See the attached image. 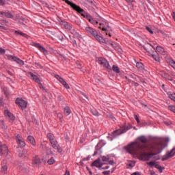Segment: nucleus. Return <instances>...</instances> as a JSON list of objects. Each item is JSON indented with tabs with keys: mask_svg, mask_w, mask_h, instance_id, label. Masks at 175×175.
Wrapping results in <instances>:
<instances>
[{
	"mask_svg": "<svg viewBox=\"0 0 175 175\" xmlns=\"http://www.w3.org/2000/svg\"><path fill=\"white\" fill-rule=\"evenodd\" d=\"M125 148L129 154L137 155L141 161H150L152 157L161 154L165 146L162 141H157L150 146L139 142H133Z\"/></svg>",
	"mask_w": 175,
	"mask_h": 175,
	"instance_id": "f257e3e1",
	"label": "nucleus"
},
{
	"mask_svg": "<svg viewBox=\"0 0 175 175\" xmlns=\"http://www.w3.org/2000/svg\"><path fill=\"white\" fill-rule=\"evenodd\" d=\"M85 31L89 35H92V36H94L96 40H98V42H100V43H105V44H111L112 47H114V42H113L111 40H109V39H103L102 36H99L98 34V31L95 30L94 29H92L90 27H86Z\"/></svg>",
	"mask_w": 175,
	"mask_h": 175,
	"instance_id": "f03ea898",
	"label": "nucleus"
},
{
	"mask_svg": "<svg viewBox=\"0 0 175 175\" xmlns=\"http://www.w3.org/2000/svg\"><path fill=\"white\" fill-rule=\"evenodd\" d=\"M63 1L64 2H66V3H67V5L70 6V8H72V9H73V10H75V12H77V13H79V14H81V16H83V17L86 18L87 16L88 15V14L85 12V11L83 10V8H80V6L76 5L75 3H72V2L70 1L69 0H63Z\"/></svg>",
	"mask_w": 175,
	"mask_h": 175,
	"instance_id": "7ed1b4c3",
	"label": "nucleus"
},
{
	"mask_svg": "<svg viewBox=\"0 0 175 175\" xmlns=\"http://www.w3.org/2000/svg\"><path fill=\"white\" fill-rule=\"evenodd\" d=\"M98 64L101 65V66H103V68H105L108 72H110L111 70V67L110 66V64H109V62L106 60V59L103 57H98L97 60Z\"/></svg>",
	"mask_w": 175,
	"mask_h": 175,
	"instance_id": "20e7f679",
	"label": "nucleus"
},
{
	"mask_svg": "<svg viewBox=\"0 0 175 175\" xmlns=\"http://www.w3.org/2000/svg\"><path fill=\"white\" fill-rule=\"evenodd\" d=\"M175 155V148H172L170 152H167L166 154L163 156L161 158V161L164 162V161H167V159H170V158L174 157Z\"/></svg>",
	"mask_w": 175,
	"mask_h": 175,
	"instance_id": "39448f33",
	"label": "nucleus"
},
{
	"mask_svg": "<svg viewBox=\"0 0 175 175\" xmlns=\"http://www.w3.org/2000/svg\"><path fill=\"white\" fill-rule=\"evenodd\" d=\"M9 152V149L5 144L1 145L0 142V155L1 157H7L8 153Z\"/></svg>",
	"mask_w": 175,
	"mask_h": 175,
	"instance_id": "423d86ee",
	"label": "nucleus"
},
{
	"mask_svg": "<svg viewBox=\"0 0 175 175\" xmlns=\"http://www.w3.org/2000/svg\"><path fill=\"white\" fill-rule=\"evenodd\" d=\"M16 103L19 106V107H21L22 110L27 109V101L23 99L16 98Z\"/></svg>",
	"mask_w": 175,
	"mask_h": 175,
	"instance_id": "0eeeda50",
	"label": "nucleus"
},
{
	"mask_svg": "<svg viewBox=\"0 0 175 175\" xmlns=\"http://www.w3.org/2000/svg\"><path fill=\"white\" fill-rule=\"evenodd\" d=\"M33 46H34V47H36L37 49H38L41 51V53H43V54L44 55H49V51H46V48H44L42 45H40V44L33 42Z\"/></svg>",
	"mask_w": 175,
	"mask_h": 175,
	"instance_id": "6e6552de",
	"label": "nucleus"
},
{
	"mask_svg": "<svg viewBox=\"0 0 175 175\" xmlns=\"http://www.w3.org/2000/svg\"><path fill=\"white\" fill-rule=\"evenodd\" d=\"M51 147L54 148V150H57V152H59V154L62 152V148L58 144V141H53V142H51Z\"/></svg>",
	"mask_w": 175,
	"mask_h": 175,
	"instance_id": "1a4fd4ad",
	"label": "nucleus"
},
{
	"mask_svg": "<svg viewBox=\"0 0 175 175\" xmlns=\"http://www.w3.org/2000/svg\"><path fill=\"white\" fill-rule=\"evenodd\" d=\"M26 75L28 77L33 80L36 83H40V79H39V77L33 75V73H32L31 72H26Z\"/></svg>",
	"mask_w": 175,
	"mask_h": 175,
	"instance_id": "9d476101",
	"label": "nucleus"
},
{
	"mask_svg": "<svg viewBox=\"0 0 175 175\" xmlns=\"http://www.w3.org/2000/svg\"><path fill=\"white\" fill-rule=\"evenodd\" d=\"M4 115L5 117H8L10 122H13L14 120H16V117H14V116H13L8 109L4 111Z\"/></svg>",
	"mask_w": 175,
	"mask_h": 175,
	"instance_id": "9b49d317",
	"label": "nucleus"
},
{
	"mask_svg": "<svg viewBox=\"0 0 175 175\" xmlns=\"http://www.w3.org/2000/svg\"><path fill=\"white\" fill-rule=\"evenodd\" d=\"M68 30H70V33L73 35L74 38H76L77 39H78V40H81V35H80L77 31H76V30L73 29L72 26L70 29H68Z\"/></svg>",
	"mask_w": 175,
	"mask_h": 175,
	"instance_id": "f8f14e48",
	"label": "nucleus"
},
{
	"mask_svg": "<svg viewBox=\"0 0 175 175\" xmlns=\"http://www.w3.org/2000/svg\"><path fill=\"white\" fill-rule=\"evenodd\" d=\"M103 165H105V164L103 163L100 162V158L97 159L92 163V166H95L96 167H98V168L102 167V166H103Z\"/></svg>",
	"mask_w": 175,
	"mask_h": 175,
	"instance_id": "ddd939ff",
	"label": "nucleus"
},
{
	"mask_svg": "<svg viewBox=\"0 0 175 175\" xmlns=\"http://www.w3.org/2000/svg\"><path fill=\"white\" fill-rule=\"evenodd\" d=\"M16 143L20 144L21 147H25V142L23 141V137L21 135L18 134L16 136Z\"/></svg>",
	"mask_w": 175,
	"mask_h": 175,
	"instance_id": "4468645a",
	"label": "nucleus"
},
{
	"mask_svg": "<svg viewBox=\"0 0 175 175\" xmlns=\"http://www.w3.org/2000/svg\"><path fill=\"white\" fill-rule=\"evenodd\" d=\"M33 165H36V166H40L42 165V160L39 156H35L33 158Z\"/></svg>",
	"mask_w": 175,
	"mask_h": 175,
	"instance_id": "2eb2a0df",
	"label": "nucleus"
},
{
	"mask_svg": "<svg viewBox=\"0 0 175 175\" xmlns=\"http://www.w3.org/2000/svg\"><path fill=\"white\" fill-rule=\"evenodd\" d=\"M0 17H6L7 18H13L14 16L10 12H0Z\"/></svg>",
	"mask_w": 175,
	"mask_h": 175,
	"instance_id": "dca6fc26",
	"label": "nucleus"
},
{
	"mask_svg": "<svg viewBox=\"0 0 175 175\" xmlns=\"http://www.w3.org/2000/svg\"><path fill=\"white\" fill-rule=\"evenodd\" d=\"M156 50L157 53H159L160 54H162V55H166L167 52L165 51V49H163L162 46H157Z\"/></svg>",
	"mask_w": 175,
	"mask_h": 175,
	"instance_id": "f3484780",
	"label": "nucleus"
},
{
	"mask_svg": "<svg viewBox=\"0 0 175 175\" xmlns=\"http://www.w3.org/2000/svg\"><path fill=\"white\" fill-rule=\"evenodd\" d=\"M27 142L30 143V144H32L33 147L36 146V142L35 141V138H33V137H32L31 135H29L27 137Z\"/></svg>",
	"mask_w": 175,
	"mask_h": 175,
	"instance_id": "a211bd4d",
	"label": "nucleus"
},
{
	"mask_svg": "<svg viewBox=\"0 0 175 175\" xmlns=\"http://www.w3.org/2000/svg\"><path fill=\"white\" fill-rule=\"evenodd\" d=\"M18 157H20V158H27V157H29L28 150H23L21 152H20L18 154Z\"/></svg>",
	"mask_w": 175,
	"mask_h": 175,
	"instance_id": "6ab92c4d",
	"label": "nucleus"
},
{
	"mask_svg": "<svg viewBox=\"0 0 175 175\" xmlns=\"http://www.w3.org/2000/svg\"><path fill=\"white\" fill-rule=\"evenodd\" d=\"M47 136L50 143H53V142H55L57 140V139L55 138V136H54V134L51 133H49L47 134Z\"/></svg>",
	"mask_w": 175,
	"mask_h": 175,
	"instance_id": "aec40b11",
	"label": "nucleus"
},
{
	"mask_svg": "<svg viewBox=\"0 0 175 175\" xmlns=\"http://www.w3.org/2000/svg\"><path fill=\"white\" fill-rule=\"evenodd\" d=\"M14 33H15V35H21V36H23V38H26V39H29V36H28L25 33L21 32V31L16 30Z\"/></svg>",
	"mask_w": 175,
	"mask_h": 175,
	"instance_id": "412c9836",
	"label": "nucleus"
},
{
	"mask_svg": "<svg viewBox=\"0 0 175 175\" xmlns=\"http://www.w3.org/2000/svg\"><path fill=\"white\" fill-rule=\"evenodd\" d=\"M59 81V83H61V84H62V85H64V87L66 88V90H69V88H70L69 84H68L66 81H65V79H64V78H62Z\"/></svg>",
	"mask_w": 175,
	"mask_h": 175,
	"instance_id": "4be33fe9",
	"label": "nucleus"
},
{
	"mask_svg": "<svg viewBox=\"0 0 175 175\" xmlns=\"http://www.w3.org/2000/svg\"><path fill=\"white\" fill-rule=\"evenodd\" d=\"M1 173H2V174H8V165L6 164H4L1 166Z\"/></svg>",
	"mask_w": 175,
	"mask_h": 175,
	"instance_id": "5701e85b",
	"label": "nucleus"
},
{
	"mask_svg": "<svg viewBox=\"0 0 175 175\" xmlns=\"http://www.w3.org/2000/svg\"><path fill=\"white\" fill-rule=\"evenodd\" d=\"M60 24H61V25H63L64 27H65V28L66 29H70V28L72 27V25H70L69 23H68V22H66L64 21H62L60 22Z\"/></svg>",
	"mask_w": 175,
	"mask_h": 175,
	"instance_id": "b1692460",
	"label": "nucleus"
},
{
	"mask_svg": "<svg viewBox=\"0 0 175 175\" xmlns=\"http://www.w3.org/2000/svg\"><path fill=\"white\" fill-rule=\"evenodd\" d=\"M137 140H139V142H141V143H144V144H146V143L148 142L146 136H143V135L138 137Z\"/></svg>",
	"mask_w": 175,
	"mask_h": 175,
	"instance_id": "393cba45",
	"label": "nucleus"
},
{
	"mask_svg": "<svg viewBox=\"0 0 175 175\" xmlns=\"http://www.w3.org/2000/svg\"><path fill=\"white\" fill-rule=\"evenodd\" d=\"M21 170H22L25 173H29V167L28 165H25L23 164L21 167Z\"/></svg>",
	"mask_w": 175,
	"mask_h": 175,
	"instance_id": "a878e982",
	"label": "nucleus"
},
{
	"mask_svg": "<svg viewBox=\"0 0 175 175\" xmlns=\"http://www.w3.org/2000/svg\"><path fill=\"white\" fill-rule=\"evenodd\" d=\"M136 66L137 69H140V70H143V69H144V65L142 62H137Z\"/></svg>",
	"mask_w": 175,
	"mask_h": 175,
	"instance_id": "bb28decb",
	"label": "nucleus"
},
{
	"mask_svg": "<svg viewBox=\"0 0 175 175\" xmlns=\"http://www.w3.org/2000/svg\"><path fill=\"white\" fill-rule=\"evenodd\" d=\"M167 95L170 98V99H171L172 100H173L174 102H175V93H173L172 92H169L167 93Z\"/></svg>",
	"mask_w": 175,
	"mask_h": 175,
	"instance_id": "cd10ccee",
	"label": "nucleus"
},
{
	"mask_svg": "<svg viewBox=\"0 0 175 175\" xmlns=\"http://www.w3.org/2000/svg\"><path fill=\"white\" fill-rule=\"evenodd\" d=\"M152 58H154V61H157V62H159L161 61V57H159V54L156 53L152 55Z\"/></svg>",
	"mask_w": 175,
	"mask_h": 175,
	"instance_id": "c85d7f7f",
	"label": "nucleus"
},
{
	"mask_svg": "<svg viewBox=\"0 0 175 175\" xmlns=\"http://www.w3.org/2000/svg\"><path fill=\"white\" fill-rule=\"evenodd\" d=\"M70 113H72V111H70V108H69V107H66L64 108L65 116H69V114H70Z\"/></svg>",
	"mask_w": 175,
	"mask_h": 175,
	"instance_id": "c756f323",
	"label": "nucleus"
},
{
	"mask_svg": "<svg viewBox=\"0 0 175 175\" xmlns=\"http://www.w3.org/2000/svg\"><path fill=\"white\" fill-rule=\"evenodd\" d=\"M48 165H54L55 163V159L54 157H51L47 161Z\"/></svg>",
	"mask_w": 175,
	"mask_h": 175,
	"instance_id": "7c9ffc66",
	"label": "nucleus"
},
{
	"mask_svg": "<svg viewBox=\"0 0 175 175\" xmlns=\"http://www.w3.org/2000/svg\"><path fill=\"white\" fill-rule=\"evenodd\" d=\"M134 118L137 121L139 126H141V127L143 126V124L142 123H140V120H139V117H137V115L135 114Z\"/></svg>",
	"mask_w": 175,
	"mask_h": 175,
	"instance_id": "2f4dec72",
	"label": "nucleus"
},
{
	"mask_svg": "<svg viewBox=\"0 0 175 175\" xmlns=\"http://www.w3.org/2000/svg\"><path fill=\"white\" fill-rule=\"evenodd\" d=\"M15 62L18 63V65H24V61L21 60L20 58L18 57H16V59L14 60Z\"/></svg>",
	"mask_w": 175,
	"mask_h": 175,
	"instance_id": "473e14b6",
	"label": "nucleus"
},
{
	"mask_svg": "<svg viewBox=\"0 0 175 175\" xmlns=\"http://www.w3.org/2000/svg\"><path fill=\"white\" fill-rule=\"evenodd\" d=\"M154 167L158 169L160 173H162V170H165V167H162V166L159 165V164H154Z\"/></svg>",
	"mask_w": 175,
	"mask_h": 175,
	"instance_id": "72a5a7b5",
	"label": "nucleus"
},
{
	"mask_svg": "<svg viewBox=\"0 0 175 175\" xmlns=\"http://www.w3.org/2000/svg\"><path fill=\"white\" fill-rule=\"evenodd\" d=\"M112 70L115 72L116 73H119L120 72V68L118 66L113 65L112 67Z\"/></svg>",
	"mask_w": 175,
	"mask_h": 175,
	"instance_id": "f704fd0d",
	"label": "nucleus"
},
{
	"mask_svg": "<svg viewBox=\"0 0 175 175\" xmlns=\"http://www.w3.org/2000/svg\"><path fill=\"white\" fill-rule=\"evenodd\" d=\"M0 28L1 29H4V31H8V25L0 23Z\"/></svg>",
	"mask_w": 175,
	"mask_h": 175,
	"instance_id": "c9c22d12",
	"label": "nucleus"
},
{
	"mask_svg": "<svg viewBox=\"0 0 175 175\" xmlns=\"http://www.w3.org/2000/svg\"><path fill=\"white\" fill-rule=\"evenodd\" d=\"M56 57H58L59 58H60L62 61H66V58H65L64 55H62V54H59V53H57Z\"/></svg>",
	"mask_w": 175,
	"mask_h": 175,
	"instance_id": "e433bc0d",
	"label": "nucleus"
},
{
	"mask_svg": "<svg viewBox=\"0 0 175 175\" xmlns=\"http://www.w3.org/2000/svg\"><path fill=\"white\" fill-rule=\"evenodd\" d=\"M7 57H8V59H9L10 61H15V59H16V58L17 57L8 55H7Z\"/></svg>",
	"mask_w": 175,
	"mask_h": 175,
	"instance_id": "4c0bfd02",
	"label": "nucleus"
},
{
	"mask_svg": "<svg viewBox=\"0 0 175 175\" xmlns=\"http://www.w3.org/2000/svg\"><path fill=\"white\" fill-rule=\"evenodd\" d=\"M46 155H51L53 151H51V148H46Z\"/></svg>",
	"mask_w": 175,
	"mask_h": 175,
	"instance_id": "58836bf2",
	"label": "nucleus"
},
{
	"mask_svg": "<svg viewBox=\"0 0 175 175\" xmlns=\"http://www.w3.org/2000/svg\"><path fill=\"white\" fill-rule=\"evenodd\" d=\"M168 110H170V111L175 113V106L174 105H169Z\"/></svg>",
	"mask_w": 175,
	"mask_h": 175,
	"instance_id": "ea45409f",
	"label": "nucleus"
},
{
	"mask_svg": "<svg viewBox=\"0 0 175 175\" xmlns=\"http://www.w3.org/2000/svg\"><path fill=\"white\" fill-rule=\"evenodd\" d=\"M38 84H39V88H40V90H44L46 92H47V89L44 88V87L43 86V84L40 83H40Z\"/></svg>",
	"mask_w": 175,
	"mask_h": 175,
	"instance_id": "a19ab883",
	"label": "nucleus"
},
{
	"mask_svg": "<svg viewBox=\"0 0 175 175\" xmlns=\"http://www.w3.org/2000/svg\"><path fill=\"white\" fill-rule=\"evenodd\" d=\"M91 113L93 114V116H99V112H98L96 110H91Z\"/></svg>",
	"mask_w": 175,
	"mask_h": 175,
	"instance_id": "79ce46f5",
	"label": "nucleus"
},
{
	"mask_svg": "<svg viewBox=\"0 0 175 175\" xmlns=\"http://www.w3.org/2000/svg\"><path fill=\"white\" fill-rule=\"evenodd\" d=\"M101 159L103 162H107L109 161V157H107L106 156L101 157Z\"/></svg>",
	"mask_w": 175,
	"mask_h": 175,
	"instance_id": "37998d69",
	"label": "nucleus"
},
{
	"mask_svg": "<svg viewBox=\"0 0 175 175\" xmlns=\"http://www.w3.org/2000/svg\"><path fill=\"white\" fill-rule=\"evenodd\" d=\"M6 53V51L3 48L0 47V55H3Z\"/></svg>",
	"mask_w": 175,
	"mask_h": 175,
	"instance_id": "c03bdc74",
	"label": "nucleus"
},
{
	"mask_svg": "<svg viewBox=\"0 0 175 175\" xmlns=\"http://www.w3.org/2000/svg\"><path fill=\"white\" fill-rule=\"evenodd\" d=\"M130 83H132V85H135V87H139V83H136V82H135V81H130Z\"/></svg>",
	"mask_w": 175,
	"mask_h": 175,
	"instance_id": "a18cd8bd",
	"label": "nucleus"
},
{
	"mask_svg": "<svg viewBox=\"0 0 175 175\" xmlns=\"http://www.w3.org/2000/svg\"><path fill=\"white\" fill-rule=\"evenodd\" d=\"M90 23H91L92 24H98V21H95L93 18L90 20Z\"/></svg>",
	"mask_w": 175,
	"mask_h": 175,
	"instance_id": "49530a36",
	"label": "nucleus"
},
{
	"mask_svg": "<svg viewBox=\"0 0 175 175\" xmlns=\"http://www.w3.org/2000/svg\"><path fill=\"white\" fill-rule=\"evenodd\" d=\"M146 29L148 30L152 35V33H154V31H152V29L148 26L146 27Z\"/></svg>",
	"mask_w": 175,
	"mask_h": 175,
	"instance_id": "de8ad7c7",
	"label": "nucleus"
},
{
	"mask_svg": "<svg viewBox=\"0 0 175 175\" xmlns=\"http://www.w3.org/2000/svg\"><path fill=\"white\" fill-rule=\"evenodd\" d=\"M149 166H155V162L150 161L147 163Z\"/></svg>",
	"mask_w": 175,
	"mask_h": 175,
	"instance_id": "09e8293b",
	"label": "nucleus"
},
{
	"mask_svg": "<svg viewBox=\"0 0 175 175\" xmlns=\"http://www.w3.org/2000/svg\"><path fill=\"white\" fill-rule=\"evenodd\" d=\"M40 148H42V150H44L46 148V146L43 144V143L40 144Z\"/></svg>",
	"mask_w": 175,
	"mask_h": 175,
	"instance_id": "8fccbe9b",
	"label": "nucleus"
},
{
	"mask_svg": "<svg viewBox=\"0 0 175 175\" xmlns=\"http://www.w3.org/2000/svg\"><path fill=\"white\" fill-rule=\"evenodd\" d=\"M57 117H58V118H59L60 120H62V118H63L64 116H62V113H57Z\"/></svg>",
	"mask_w": 175,
	"mask_h": 175,
	"instance_id": "3c124183",
	"label": "nucleus"
},
{
	"mask_svg": "<svg viewBox=\"0 0 175 175\" xmlns=\"http://www.w3.org/2000/svg\"><path fill=\"white\" fill-rule=\"evenodd\" d=\"M85 18H87L90 21L92 18V17H91V15L88 14Z\"/></svg>",
	"mask_w": 175,
	"mask_h": 175,
	"instance_id": "603ef678",
	"label": "nucleus"
},
{
	"mask_svg": "<svg viewBox=\"0 0 175 175\" xmlns=\"http://www.w3.org/2000/svg\"><path fill=\"white\" fill-rule=\"evenodd\" d=\"M55 79H57V80H60L62 77H61V76L58 75H55Z\"/></svg>",
	"mask_w": 175,
	"mask_h": 175,
	"instance_id": "864d4df0",
	"label": "nucleus"
},
{
	"mask_svg": "<svg viewBox=\"0 0 175 175\" xmlns=\"http://www.w3.org/2000/svg\"><path fill=\"white\" fill-rule=\"evenodd\" d=\"M35 65L38 66L40 69H43V66H42V65L39 64V63H35Z\"/></svg>",
	"mask_w": 175,
	"mask_h": 175,
	"instance_id": "5fc2aeb1",
	"label": "nucleus"
},
{
	"mask_svg": "<svg viewBox=\"0 0 175 175\" xmlns=\"http://www.w3.org/2000/svg\"><path fill=\"white\" fill-rule=\"evenodd\" d=\"M103 174L106 175V174H110V171H104Z\"/></svg>",
	"mask_w": 175,
	"mask_h": 175,
	"instance_id": "6e6d98bb",
	"label": "nucleus"
},
{
	"mask_svg": "<svg viewBox=\"0 0 175 175\" xmlns=\"http://www.w3.org/2000/svg\"><path fill=\"white\" fill-rule=\"evenodd\" d=\"M0 5H5L4 0H0Z\"/></svg>",
	"mask_w": 175,
	"mask_h": 175,
	"instance_id": "4d7b16f0",
	"label": "nucleus"
},
{
	"mask_svg": "<svg viewBox=\"0 0 175 175\" xmlns=\"http://www.w3.org/2000/svg\"><path fill=\"white\" fill-rule=\"evenodd\" d=\"M140 124H142L143 125L142 126H146V125H147V122H140Z\"/></svg>",
	"mask_w": 175,
	"mask_h": 175,
	"instance_id": "13d9d810",
	"label": "nucleus"
},
{
	"mask_svg": "<svg viewBox=\"0 0 175 175\" xmlns=\"http://www.w3.org/2000/svg\"><path fill=\"white\" fill-rule=\"evenodd\" d=\"M64 175H70V172H69V171L66 170Z\"/></svg>",
	"mask_w": 175,
	"mask_h": 175,
	"instance_id": "bf43d9fd",
	"label": "nucleus"
},
{
	"mask_svg": "<svg viewBox=\"0 0 175 175\" xmlns=\"http://www.w3.org/2000/svg\"><path fill=\"white\" fill-rule=\"evenodd\" d=\"M109 165H113L114 161H109Z\"/></svg>",
	"mask_w": 175,
	"mask_h": 175,
	"instance_id": "052dcab7",
	"label": "nucleus"
},
{
	"mask_svg": "<svg viewBox=\"0 0 175 175\" xmlns=\"http://www.w3.org/2000/svg\"><path fill=\"white\" fill-rule=\"evenodd\" d=\"M82 95H83V96H85V98H86V99H88V96L85 94L82 93Z\"/></svg>",
	"mask_w": 175,
	"mask_h": 175,
	"instance_id": "680f3d73",
	"label": "nucleus"
},
{
	"mask_svg": "<svg viewBox=\"0 0 175 175\" xmlns=\"http://www.w3.org/2000/svg\"><path fill=\"white\" fill-rule=\"evenodd\" d=\"M125 132H126L125 129H123L122 132L119 133V135H122V133H125Z\"/></svg>",
	"mask_w": 175,
	"mask_h": 175,
	"instance_id": "e2e57ef3",
	"label": "nucleus"
},
{
	"mask_svg": "<svg viewBox=\"0 0 175 175\" xmlns=\"http://www.w3.org/2000/svg\"><path fill=\"white\" fill-rule=\"evenodd\" d=\"M90 3H94V0H87Z\"/></svg>",
	"mask_w": 175,
	"mask_h": 175,
	"instance_id": "0e129e2a",
	"label": "nucleus"
},
{
	"mask_svg": "<svg viewBox=\"0 0 175 175\" xmlns=\"http://www.w3.org/2000/svg\"><path fill=\"white\" fill-rule=\"evenodd\" d=\"M102 169L105 170V169H109V166L106 165L105 167H102Z\"/></svg>",
	"mask_w": 175,
	"mask_h": 175,
	"instance_id": "69168bd1",
	"label": "nucleus"
},
{
	"mask_svg": "<svg viewBox=\"0 0 175 175\" xmlns=\"http://www.w3.org/2000/svg\"><path fill=\"white\" fill-rule=\"evenodd\" d=\"M164 124H165V125H170V124H169V122H164Z\"/></svg>",
	"mask_w": 175,
	"mask_h": 175,
	"instance_id": "338daca9",
	"label": "nucleus"
},
{
	"mask_svg": "<svg viewBox=\"0 0 175 175\" xmlns=\"http://www.w3.org/2000/svg\"><path fill=\"white\" fill-rule=\"evenodd\" d=\"M1 124H3L2 128H5V125L3 124V122H1Z\"/></svg>",
	"mask_w": 175,
	"mask_h": 175,
	"instance_id": "774afa93",
	"label": "nucleus"
}]
</instances>
